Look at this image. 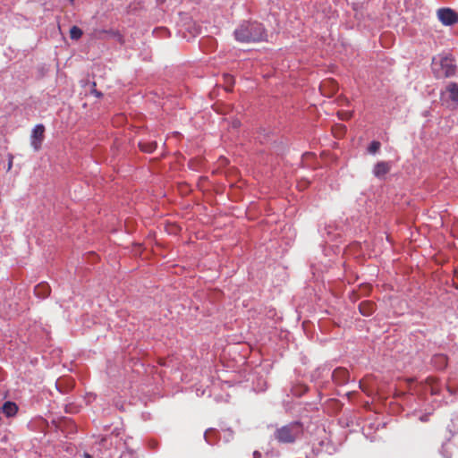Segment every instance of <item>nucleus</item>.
Returning <instances> with one entry per match:
<instances>
[{"mask_svg": "<svg viewBox=\"0 0 458 458\" xmlns=\"http://www.w3.org/2000/svg\"><path fill=\"white\" fill-rule=\"evenodd\" d=\"M157 2L158 4H163V3H165V0H157Z\"/></svg>", "mask_w": 458, "mask_h": 458, "instance_id": "5701e85b", "label": "nucleus"}, {"mask_svg": "<svg viewBox=\"0 0 458 458\" xmlns=\"http://www.w3.org/2000/svg\"><path fill=\"white\" fill-rule=\"evenodd\" d=\"M438 359H439V360H441V361H442V362H444V363H445V362H446V359H445V356H443V355L438 356Z\"/></svg>", "mask_w": 458, "mask_h": 458, "instance_id": "aec40b11", "label": "nucleus"}, {"mask_svg": "<svg viewBox=\"0 0 458 458\" xmlns=\"http://www.w3.org/2000/svg\"><path fill=\"white\" fill-rule=\"evenodd\" d=\"M50 287L47 283H40L34 288L35 294L39 298H46L50 293Z\"/></svg>", "mask_w": 458, "mask_h": 458, "instance_id": "f8f14e48", "label": "nucleus"}, {"mask_svg": "<svg viewBox=\"0 0 458 458\" xmlns=\"http://www.w3.org/2000/svg\"><path fill=\"white\" fill-rule=\"evenodd\" d=\"M94 38L98 40H106L108 38H113L116 40L120 44L124 43L123 36L117 30H94Z\"/></svg>", "mask_w": 458, "mask_h": 458, "instance_id": "20e7f679", "label": "nucleus"}, {"mask_svg": "<svg viewBox=\"0 0 458 458\" xmlns=\"http://www.w3.org/2000/svg\"><path fill=\"white\" fill-rule=\"evenodd\" d=\"M447 90L450 92V98L458 103V85L452 83L448 86Z\"/></svg>", "mask_w": 458, "mask_h": 458, "instance_id": "4468645a", "label": "nucleus"}, {"mask_svg": "<svg viewBox=\"0 0 458 458\" xmlns=\"http://www.w3.org/2000/svg\"><path fill=\"white\" fill-rule=\"evenodd\" d=\"M83 32H82V30L81 28H79L78 26H72L71 29H70V38L73 40H78L81 38Z\"/></svg>", "mask_w": 458, "mask_h": 458, "instance_id": "2eb2a0df", "label": "nucleus"}, {"mask_svg": "<svg viewBox=\"0 0 458 458\" xmlns=\"http://www.w3.org/2000/svg\"><path fill=\"white\" fill-rule=\"evenodd\" d=\"M302 433V424L294 421L276 428L274 432V437L281 444H291L299 438Z\"/></svg>", "mask_w": 458, "mask_h": 458, "instance_id": "f03ea898", "label": "nucleus"}, {"mask_svg": "<svg viewBox=\"0 0 458 458\" xmlns=\"http://www.w3.org/2000/svg\"><path fill=\"white\" fill-rule=\"evenodd\" d=\"M390 171V165L387 162H378L373 170V174L377 178L384 177Z\"/></svg>", "mask_w": 458, "mask_h": 458, "instance_id": "1a4fd4ad", "label": "nucleus"}, {"mask_svg": "<svg viewBox=\"0 0 458 458\" xmlns=\"http://www.w3.org/2000/svg\"><path fill=\"white\" fill-rule=\"evenodd\" d=\"M344 132H345V127L343 125H339L334 130V133H335V137H342L344 134Z\"/></svg>", "mask_w": 458, "mask_h": 458, "instance_id": "a211bd4d", "label": "nucleus"}, {"mask_svg": "<svg viewBox=\"0 0 458 458\" xmlns=\"http://www.w3.org/2000/svg\"><path fill=\"white\" fill-rule=\"evenodd\" d=\"M45 126L43 124H37L32 130L30 144L32 148L38 151L41 148L44 140Z\"/></svg>", "mask_w": 458, "mask_h": 458, "instance_id": "423d86ee", "label": "nucleus"}, {"mask_svg": "<svg viewBox=\"0 0 458 458\" xmlns=\"http://www.w3.org/2000/svg\"><path fill=\"white\" fill-rule=\"evenodd\" d=\"M349 377V371L344 368H337L332 373L333 380L339 385L347 383Z\"/></svg>", "mask_w": 458, "mask_h": 458, "instance_id": "0eeeda50", "label": "nucleus"}, {"mask_svg": "<svg viewBox=\"0 0 458 458\" xmlns=\"http://www.w3.org/2000/svg\"><path fill=\"white\" fill-rule=\"evenodd\" d=\"M139 147L143 152L152 153L156 150L157 144L156 141H140Z\"/></svg>", "mask_w": 458, "mask_h": 458, "instance_id": "ddd939ff", "label": "nucleus"}, {"mask_svg": "<svg viewBox=\"0 0 458 458\" xmlns=\"http://www.w3.org/2000/svg\"><path fill=\"white\" fill-rule=\"evenodd\" d=\"M2 411L6 417H13L18 411V406L15 403L8 401L3 404Z\"/></svg>", "mask_w": 458, "mask_h": 458, "instance_id": "9b49d317", "label": "nucleus"}, {"mask_svg": "<svg viewBox=\"0 0 458 458\" xmlns=\"http://www.w3.org/2000/svg\"><path fill=\"white\" fill-rule=\"evenodd\" d=\"M240 124V123L237 121V122H233V127H238Z\"/></svg>", "mask_w": 458, "mask_h": 458, "instance_id": "4be33fe9", "label": "nucleus"}, {"mask_svg": "<svg viewBox=\"0 0 458 458\" xmlns=\"http://www.w3.org/2000/svg\"><path fill=\"white\" fill-rule=\"evenodd\" d=\"M234 37L239 42L253 43L264 40L267 34L261 23L257 21H243L234 30Z\"/></svg>", "mask_w": 458, "mask_h": 458, "instance_id": "f257e3e1", "label": "nucleus"}, {"mask_svg": "<svg viewBox=\"0 0 458 458\" xmlns=\"http://www.w3.org/2000/svg\"><path fill=\"white\" fill-rule=\"evenodd\" d=\"M376 305L370 301H364L359 304L360 312L363 316H370L375 311Z\"/></svg>", "mask_w": 458, "mask_h": 458, "instance_id": "9d476101", "label": "nucleus"}, {"mask_svg": "<svg viewBox=\"0 0 458 458\" xmlns=\"http://www.w3.org/2000/svg\"><path fill=\"white\" fill-rule=\"evenodd\" d=\"M380 146H381V144H380V142H379V141H376V140H374V141H372V142L370 143V145L369 146L368 150H369V153H371V154H375V153H377V152L379 150Z\"/></svg>", "mask_w": 458, "mask_h": 458, "instance_id": "f3484780", "label": "nucleus"}, {"mask_svg": "<svg viewBox=\"0 0 458 458\" xmlns=\"http://www.w3.org/2000/svg\"><path fill=\"white\" fill-rule=\"evenodd\" d=\"M437 14L438 20L445 26H451L458 22V14L451 8H440Z\"/></svg>", "mask_w": 458, "mask_h": 458, "instance_id": "39448f33", "label": "nucleus"}, {"mask_svg": "<svg viewBox=\"0 0 458 458\" xmlns=\"http://www.w3.org/2000/svg\"><path fill=\"white\" fill-rule=\"evenodd\" d=\"M224 81L225 83V89L227 91L231 90L233 85L234 84V78L230 74L224 75Z\"/></svg>", "mask_w": 458, "mask_h": 458, "instance_id": "dca6fc26", "label": "nucleus"}, {"mask_svg": "<svg viewBox=\"0 0 458 458\" xmlns=\"http://www.w3.org/2000/svg\"><path fill=\"white\" fill-rule=\"evenodd\" d=\"M455 70L454 60L449 56H445L440 60L439 68H434V72L437 78H448L455 74Z\"/></svg>", "mask_w": 458, "mask_h": 458, "instance_id": "7ed1b4c3", "label": "nucleus"}, {"mask_svg": "<svg viewBox=\"0 0 458 458\" xmlns=\"http://www.w3.org/2000/svg\"><path fill=\"white\" fill-rule=\"evenodd\" d=\"M328 89V94H334L338 90V83L333 79L325 80L320 84V90L325 94L326 90Z\"/></svg>", "mask_w": 458, "mask_h": 458, "instance_id": "6e6552de", "label": "nucleus"}, {"mask_svg": "<svg viewBox=\"0 0 458 458\" xmlns=\"http://www.w3.org/2000/svg\"><path fill=\"white\" fill-rule=\"evenodd\" d=\"M254 454L255 455H259V454L258 452H254Z\"/></svg>", "mask_w": 458, "mask_h": 458, "instance_id": "b1692460", "label": "nucleus"}, {"mask_svg": "<svg viewBox=\"0 0 458 458\" xmlns=\"http://www.w3.org/2000/svg\"><path fill=\"white\" fill-rule=\"evenodd\" d=\"M82 457L83 458H92V456L89 454L86 453V452L83 453Z\"/></svg>", "mask_w": 458, "mask_h": 458, "instance_id": "412c9836", "label": "nucleus"}, {"mask_svg": "<svg viewBox=\"0 0 458 458\" xmlns=\"http://www.w3.org/2000/svg\"><path fill=\"white\" fill-rule=\"evenodd\" d=\"M13 165V157H10L9 163H8V170L12 168Z\"/></svg>", "mask_w": 458, "mask_h": 458, "instance_id": "6ab92c4d", "label": "nucleus"}]
</instances>
